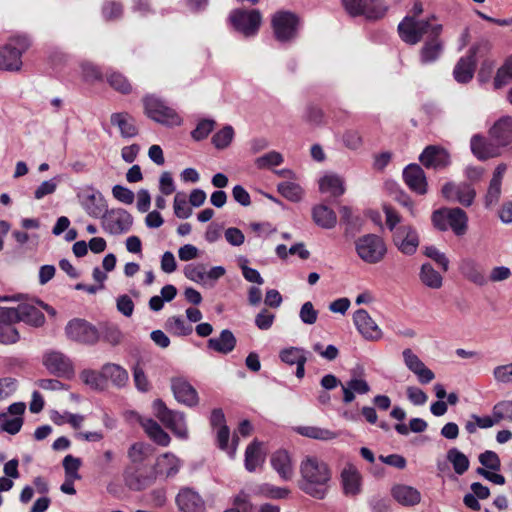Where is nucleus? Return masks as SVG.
Here are the masks:
<instances>
[{
    "instance_id": "f257e3e1",
    "label": "nucleus",
    "mask_w": 512,
    "mask_h": 512,
    "mask_svg": "<svg viewBox=\"0 0 512 512\" xmlns=\"http://www.w3.org/2000/svg\"><path fill=\"white\" fill-rule=\"evenodd\" d=\"M299 472L298 488L314 499H325L332 481L329 465L317 456L307 455L300 462Z\"/></svg>"
},
{
    "instance_id": "f03ea898",
    "label": "nucleus",
    "mask_w": 512,
    "mask_h": 512,
    "mask_svg": "<svg viewBox=\"0 0 512 512\" xmlns=\"http://www.w3.org/2000/svg\"><path fill=\"white\" fill-rule=\"evenodd\" d=\"M398 34L400 39L408 45L418 44L424 35H441L443 26L433 24L430 19H418L414 16H405L398 24Z\"/></svg>"
},
{
    "instance_id": "7ed1b4c3",
    "label": "nucleus",
    "mask_w": 512,
    "mask_h": 512,
    "mask_svg": "<svg viewBox=\"0 0 512 512\" xmlns=\"http://www.w3.org/2000/svg\"><path fill=\"white\" fill-rule=\"evenodd\" d=\"M431 220L434 227L439 231L444 232L451 229L458 237L465 235L468 230V216L459 207L435 210L432 213Z\"/></svg>"
},
{
    "instance_id": "20e7f679",
    "label": "nucleus",
    "mask_w": 512,
    "mask_h": 512,
    "mask_svg": "<svg viewBox=\"0 0 512 512\" xmlns=\"http://www.w3.org/2000/svg\"><path fill=\"white\" fill-rule=\"evenodd\" d=\"M27 36L16 35L0 48V70L18 71L22 66V54L30 47Z\"/></svg>"
},
{
    "instance_id": "39448f33",
    "label": "nucleus",
    "mask_w": 512,
    "mask_h": 512,
    "mask_svg": "<svg viewBox=\"0 0 512 512\" xmlns=\"http://www.w3.org/2000/svg\"><path fill=\"white\" fill-rule=\"evenodd\" d=\"M354 244L357 256L367 264H378L387 254L385 241L377 234L362 235L355 240Z\"/></svg>"
},
{
    "instance_id": "423d86ee",
    "label": "nucleus",
    "mask_w": 512,
    "mask_h": 512,
    "mask_svg": "<svg viewBox=\"0 0 512 512\" xmlns=\"http://www.w3.org/2000/svg\"><path fill=\"white\" fill-rule=\"evenodd\" d=\"M145 114L153 121L166 126H179L182 119L179 114L160 98L149 95L143 98Z\"/></svg>"
},
{
    "instance_id": "0eeeda50",
    "label": "nucleus",
    "mask_w": 512,
    "mask_h": 512,
    "mask_svg": "<svg viewBox=\"0 0 512 512\" xmlns=\"http://www.w3.org/2000/svg\"><path fill=\"white\" fill-rule=\"evenodd\" d=\"M491 49V43L488 40H481L474 44L466 56L461 57L456 63L453 76L458 83H468L472 80L476 68V55L486 53Z\"/></svg>"
},
{
    "instance_id": "6e6552de",
    "label": "nucleus",
    "mask_w": 512,
    "mask_h": 512,
    "mask_svg": "<svg viewBox=\"0 0 512 512\" xmlns=\"http://www.w3.org/2000/svg\"><path fill=\"white\" fill-rule=\"evenodd\" d=\"M152 408L154 415L166 428L179 438H187L188 431L184 413L169 409L161 399L154 400Z\"/></svg>"
},
{
    "instance_id": "1a4fd4ad",
    "label": "nucleus",
    "mask_w": 512,
    "mask_h": 512,
    "mask_svg": "<svg viewBox=\"0 0 512 512\" xmlns=\"http://www.w3.org/2000/svg\"><path fill=\"white\" fill-rule=\"evenodd\" d=\"M299 24L297 15L289 11H278L271 20L274 36L281 43H288L297 38Z\"/></svg>"
},
{
    "instance_id": "9d476101",
    "label": "nucleus",
    "mask_w": 512,
    "mask_h": 512,
    "mask_svg": "<svg viewBox=\"0 0 512 512\" xmlns=\"http://www.w3.org/2000/svg\"><path fill=\"white\" fill-rule=\"evenodd\" d=\"M341 3L349 16H364L367 20L381 19L388 10L381 0H341Z\"/></svg>"
},
{
    "instance_id": "9b49d317",
    "label": "nucleus",
    "mask_w": 512,
    "mask_h": 512,
    "mask_svg": "<svg viewBox=\"0 0 512 512\" xmlns=\"http://www.w3.org/2000/svg\"><path fill=\"white\" fill-rule=\"evenodd\" d=\"M233 28L245 37H252L258 33L261 25V13L256 10L235 9L229 15Z\"/></svg>"
},
{
    "instance_id": "f8f14e48",
    "label": "nucleus",
    "mask_w": 512,
    "mask_h": 512,
    "mask_svg": "<svg viewBox=\"0 0 512 512\" xmlns=\"http://www.w3.org/2000/svg\"><path fill=\"white\" fill-rule=\"evenodd\" d=\"M132 224V215L122 208L107 209L101 218L103 230L111 235L127 233L131 229Z\"/></svg>"
},
{
    "instance_id": "ddd939ff",
    "label": "nucleus",
    "mask_w": 512,
    "mask_h": 512,
    "mask_svg": "<svg viewBox=\"0 0 512 512\" xmlns=\"http://www.w3.org/2000/svg\"><path fill=\"white\" fill-rule=\"evenodd\" d=\"M65 334L70 340L86 345H93L100 339L98 329L80 318H74L67 323Z\"/></svg>"
},
{
    "instance_id": "4468645a",
    "label": "nucleus",
    "mask_w": 512,
    "mask_h": 512,
    "mask_svg": "<svg viewBox=\"0 0 512 512\" xmlns=\"http://www.w3.org/2000/svg\"><path fill=\"white\" fill-rule=\"evenodd\" d=\"M441 193L446 200L457 202L464 207L471 206L476 197L475 188L467 182H447L443 185Z\"/></svg>"
},
{
    "instance_id": "2eb2a0df",
    "label": "nucleus",
    "mask_w": 512,
    "mask_h": 512,
    "mask_svg": "<svg viewBox=\"0 0 512 512\" xmlns=\"http://www.w3.org/2000/svg\"><path fill=\"white\" fill-rule=\"evenodd\" d=\"M43 364L50 373L58 377L70 379L74 375L72 361L60 351L46 352L43 356Z\"/></svg>"
},
{
    "instance_id": "dca6fc26",
    "label": "nucleus",
    "mask_w": 512,
    "mask_h": 512,
    "mask_svg": "<svg viewBox=\"0 0 512 512\" xmlns=\"http://www.w3.org/2000/svg\"><path fill=\"white\" fill-rule=\"evenodd\" d=\"M353 322L358 332L366 340H379L382 330L365 309H358L353 314Z\"/></svg>"
},
{
    "instance_id": "f3484780",
    "label": "nucleus",
    "mask_w": 512,
    "mask_h": 512,
    "mask_svg": "<svg viewBox=\"0 0 512 512\" xmlns=\"http://www.w3.org/2000/svg\"><path fill=\"white\" fill-rule=\"evenodd\" d=\"M394 243L406 255H413L419 246V237L416 230L408 225L398 227L394 232Z\"/></svg>"
},
{
    "instance_id": "a211bd4d",
    "label": "nucleus",
    "mask_w": 512,
    "mask_h": 512,
    "mask_svg": "<svg viewBox=\"0 0 512 512\" xmlns=\"http://www.w3.org/2000/svg\"><path fill=\"white\" fill-rule=\"evenodd\" d=\"M419 160L428 169H443L450 165V154L440 146L430 145L420 154Z\"/></svg>"
},
{
    "instance_id": "6ab92c4d",
    "label": "nucleus",
    "mask_w": 512,
    "mask_h": 512,
    "mask_svg": "<svg viewBox=\"0 0 512 512\" xmlns=\"http://www.w3.org/2000/svg\"><path fill=\"white\" fill-rule=\"evenodd\" d=\"M171 389L175 399L188 407L198 404V393L196 389L184 378H174L171 381Z\"/></svg>"
},
{
    "instance_id": "aec40b11",
    "label": "nucleus",
    "mask_w": 512,
    "mask_h": 512,
    "mask_svg": "<svg viewBox=\"0 0 512 512\" xmlns=\"http://www.w3.org/2000/svg\"><path fill=\"white\" fill-rule=\"evenodd\" d=\"M405 184L413 192L424 195L427 193V180L423 169L418 164H409L403 170Z\"/></svg>"
},
{
    "instance_id": "412c9836",
    "label": "nucleus",
    "mask_w": 512,
    "mask_h": 512,
    "mask_svg": "<svg viewBox=\"0 0 512 512\" xmlns=\"http://www.w3.org/2000/svg\"><path fill=\"white\" fill-rule=\"evenodd\" d=\"M178 508L182 512H204L205 501L198 492L191 488H183L176 497Z\"/></svg>"
},
{
    "instance_id": "4be33fe9",
    "label": "nucleus",
    "mask_w": 512,
    "mask_h": 512,
    "mask_svg": "<svg viewBox=\"0 0 512 512\" xmlns=\"http://www.w3.org/2000/svg\"><path fill=\"white\" fill-rule=\"evenodd\" d=\"M270 464L283 481H290L294 476V465L286 450H277L270 457Z\"/></svg>"
},
{
    "instance_id": "5701e85b",
    "label": "nucleus",
    "mask_w": 512,
    "mask_h": 512,
    "mask_svg": "<svg viewBox=\"0 0 512 512\" xmlns=\"http://www.w3.org/2000/svg\"><path fill=\"white\" fill-rule=\"evenodd\" d=\"M444 49L440 35L431 34L423 43L419 51V61L422 65L436 62Z\"/></svg>"
},
{
    "instance_id": "b1692460",
    "label": "nucleus",
    "mask_w": 512,
    "mask_h": 512,
    "mask_svg": "<svg viewBox=\"0 0 512 512\" xmlns=\"http://www.w3.org/2000/svg\"><path fill=\"white\" fill-rule=\"evenodd\" d=\"M340 477L343 493L346 496L353 497L361 492V475L354 465L348 464L345 466Z\"/></svg>"
},
{
    "instance_id": "393cba45",
    "label": "nucleus",
    "mask_w": 512,
    "mask_h": 512,
    "mask_svg": "<svg viewBox=\"0 0 512 512\" xmlns=\"http://www.w3.org/2000/svg\"><path fill=\"white\" fill-rule=\"evenodd\" d=\"M391 495L400 505L406 507L415 506L421 501V493L409 485H394L391 489Z\"/></svg>"
},
{
    "instance_id": "a878e982",
    "label": "nucleus",
    "mask_w": 512,
    "mask_h": 512,
    "mask_svg": "<svg viewBox=\"0 0 512 512\" xmlns=\"http://www.w3.org/2000/svg\"><path fill=\"white\" fill-rule=\"evenodd\" d=\"M490 136L499 146H506L512 142V117H502L491 128Z\"/></svg>"
},
{
    "instance_id": "bb28decb",
    "label": "nucleus",
    "mask_w": 512,
    "mask_h": 512,
    "mask_svg": "<svg viewBox=\"0 0 512 512\" xmlns=\"http://www.w3.org/2000/svg\"><path fill=\"white\" fill-rule=\"evenodd\" d=\"M155 473L144 475L139 468H128L124 472V480L129 489L141 491L150 486L155 479Z\"/></svg>"
},
{
    "instance_id": "cd10ccee",
    "label": "nucleus",
    "mask_w": 512,
    "mask_h": 512,
    "mask_svg": "<svg viewBox=\"0 0 512 512\" xmlns=\"http://www.w3.org/2000/svg\"><path fill=\"white\" fill-rule=\"evenodd\" d=\"M470 147L472 153L479 160H486L499 155L498 146L488 142L484 137L476 134L471 138Z\"/></svg>"
},
{
    "instance_id": "c85d7f7f",
    "label": "nucleus",
    "mask_w": 512,
    "mask_h": 512,
    "mask_svg": "<svg viewBox=\"0 0 512 512\" xmlns=\"http://www.w3.org/2000/svg\"><path fill=\"white\" fill-rule=\"evenodd\" d=\"M236 343L237 340L232 331L224 329L221 331L219 337L210 338L207 341V346L215 352L228 354L234 350Z\"/></svg>"
},
{
    "instance_id": "c756f323",
    "label": "nucleus",
    "mask_w": 512,
    "mask_h": 512,
    "mask_svg": "<svg viewBox=\"0 0 512 512\" xmlns=\"http://www.w3.org/2000/svg\"><path fill=\"white\" fill-rule=\"evenodd\" d=\"M181 467L180 460L172 453L161 455L155 464V475L165 476L166 478L175 476Z\"/></svg>"
},
{
    "instance_id": "7c9ffc66",
    "label": "nucleus",
    "mask_w": 512,
    "mask_h": 512,
    "mask_svg": "<svg viewBox=\"0 0 512 512\" xmlns=\"http://www.w3.org/2000/svg\"><path fill=\"white\" fill-rule=\"evenodd\" d=\"M111 124L117 126L124 138H132L138 134L135 119L126 112L113 113L110 118Z\"/></svg>"
},
{
    "instance_id": "2f4dec72",
    "label": "nucleus",
    "mask_w": 512,
    "mask_h": 512,
    "mask_svg": "<svg viewBox=\"0 0 512 512\" xmlns=\"http://www.w3.org/2000/svg\"><path fill=\"white\" fill-rule=\"evenodd\" d=\"M101 375L110 380L111 383L118 387H125L129 381V374L125 368L115 363H107L101 369Z\"/></svg>"
},
{
    "instance_id": "473e14b6",
    "label": "nucleus",
    "mask_w": 512,
    "mask_h": 512,
    "mask_svg": "<svg viewBox=\"0 0 512 512\" xmlns=\"http://www.w3.org/2000/svg\"><path fill=\"white\" fill-rule=\"evenodd\" d=\"M85 212L93 218H102L107 208L106 200L100 192L87 195L82 201Z\"/></svg>"
},
{
    "instance_id": "72a5a7b5",
    "label": "nucleus",
    "mask_w": 512,
    "mask_h": 512,
    "mask_svg": "<svg viewBox=\"0 0 512 512\" xmlns=\"http://www.w3.org/2000/svg\"><path fill=\"white\" fill-rule=\"evenodd\" d=\"M314 223L323 229H332L337 224L336 213L326 205H316L312 208Z\"/></svg>"
},
{
    "instance_id": "f704fd0d",
    "label": "nucleus",
    "mask_w": 512,
    "mask_h": 512,
    "mask_svg": "<svg viewBox=\"0 0 512 512\" xmlns=\"http://www.w3.org/2000/svg\"><path fill=\"white\" fill-rule=\"evenodd\" d=\"M19 322L33 327H40L45 323L44 314L34 305L22 303L18 305Z\"/></svg>"
},
{
    "instance_id": "c9c22d12",
    "label": "nucleus",
    "mask_w": 512,
    "mask_h": 512,
    "mask_svg": "<svg viewBox=\"0 0 512 512\" xmlns=\"http://www.w3.org/2000/svg\"><path fill=\"white\" fill-rule=\"evenodd\" d=\"M459 268L462 275L472 283L478 286H484L487 283L484 273L474 259H463Z\"/></svg>"
},
{
    "instance_id": "e433bc0d",
    "label": "nucleus",
    "mask_w": 512,
    "mask_h": 512,
    "mask_svg": "<svg viewBox=\"0 0 512 512\" xmlns=\"http://www.w3.org/2000/svg\"><path fill=\"white\" fill-rule=\"evenodd\" d=\"M141 425L149 438L156 444L164 447L169 445L171 440L170 436L155 420L151 418L143 419L141 420Z\"/></svg>"
},
{
    "instance_id": "4c0bfd02",
    "label": "nucleus",
    "mask_w": 512,
    "mask_h": 512,
    "mask_svg": "<svg viewBox=\"0 0 512 512\" xmlns=\"http://www.w3.org/2000/svg\"><path fill=\"white\" fill-rule=\"evenodd\" d=\"M319 189L322 193H329L333 197H339L345 192L344 181L335 174L325 175L319 181Z\"/></svg>"
},
{
    "instance_id": "58836bf2",
    "label": "nucleus",
    "mask_w": 512,
    "mask_h": 512,
    "mask_svg": "<svg viewBox=\"0 0 512 512\" xmlns=\"http://www.w3.org/2000/svg\"><path fill=\"white\" fill-rule=\"evenodd\" d=\"M419 278L423 285L431 289H439L443 285L442 275L430 263L421 265Z\"/></svg>"
},
{
    "instance_id": "ea45409f",
    "label": "nucleus",
    "mask_w": 512,
    "mask_h": 512,
    "mask_svg": "<svg viewBox=\"0 0 512 512\" xmlns=\"http://www.w3.org/2000/svg\"><path fill=\"white\" fill-rule=\"evenodd\" d=\"M294 431L299 435L315 440H332L337 437V433L326 428L317 426H297Z\"/></svg>"
},
{
    "instance_id": "a19ab883",
    "label": "nucleus",
    "mask_w": 512,
    "mask_h": 512,
    "mask_svg": "<svg viewBox=\"0 0 512 512\" xmlns=\"http://www.w3.org/2000/svg\"><path fill=\"white\" fill-rule=\"evenodd\" d=\"M165 329L176 336H187L193 331L191 324L187 323L181 316H171L165 322Z\"/></svg>"
},
{
    "instance_id": "79ce46f5",
    "label": "nucleus",
    "mask_w": 512,
    "mask_h": 512,
    "mask_svg": "<svg viewBox=\"0 0 512 512\" xmlns=\"http://www.w3.org/2000/svg\"><path fill=\"white\" fill-rule=\"evenodd\" d=\"M447 460L452 464L455 473L458 475H463L469 468L468 457L457 448L448 450Z\"/></svg>"
},
{
    "instance_id": "37998d69",
    "label": "nucleus",
    "mask_w": 512,
    "mask_h": 512,
    "mask_svg": "<svg viewBox=\"0 0 512 512\" xmlns=\"http://www.w3.org/2000/svg\"><path fill=\"white\" fill-rule=\"evenodd\" d=\"M262 461L260 444L253 441L247 446L245 451V468L249 472H254Z\"/></svg>"
},
{
    "instance_id": "c03bdc74",
    "label": "nucleus",
    "mask_w": 512,
    "mask_h": 512,
    "mask_svg": "<svg viewBox=\"0 0 512 512\" xmlns=\"http://www.w3.org/2000/svg\"><path fill=\"white\" fill-rule=\"evenodd\" d=\"M278 192L291 202H299L303 196L302 187L291 181H284L277 185Z\"/></svg>"
},
{
    "instance_id": "a18cd8bd",
    "label": "nucleus",
    "mask_w": 512,
    "mask_h": 512,
    "mask_svg": "<svg viewBox=\"0 0 512 512\" xmlns=\"http://www.w3.org/2000/svg\"><path fill=\"white\" fill-rule=\"evenodd\" d=\"M308 351L302 347H288L279 352V358L282 362L288 365H296L307 357Z\"/></svg>"
},
{
    "instance_id": "49530a36",
    "label": "nucleus",
    "mask_w": 512,
    "mask_h": 512,
    "mask_svg": "<svg viewBox=\"0 0 512 512\" xmlns=\"http://www.w3.org/2000/svg\"><path fill=\"white\" fill-rule=\"evenodd\" d=\"M151 446L143 442H137L131 445L128 450V457L134 465L142 464L151 454Z\"/></svg>"
},
{
    "instance_id": "de8ad7c7",
    "label": "nucleus",
    "mask_w": 512,
    "mask_h": 512,
    "mask_svg": "<svg viewBox=\"0 0 512 512\" xmlns=\"http://www.w3.org/2000/svg\"><path fill=\"white\" fill-rule=\"evenodd\" d=\"M512 80V55L506 59L504 64L497 70L494 78V88L500 89Z\"/></svg>"
},
{
    "instance_id": "09e8293b",
    "label": "nucleus",
    "mask_w": 512,
    "mask_h": 512,
    "mask_svg": "<svg viewBox=\"0 0 512 512\" xmlns=\"http://www.w3.org/2000/svg\"><path fill=\"white\" fill-rule=\"evenodd\" d=\"M284 162L281 153L277 151H270L255 159V166L258 169H269L274 166H279Z\"/></svg>"
},
{
    "instance_id": "8fccbe9b",
    "label": "nucleus",
    "mask_w": 512,
    "mask_h": 512,
    "mask_svg": "<svg viewBox=\"0 0 512 512\" xmlns=\"http://www.w3.org/2000/svg\"><path fill=\"white\" fill-rule=\"evenodd\" d=\"M234 137V129L230 125L224 126L212 137V144L217 149H224L230 145Z\"/></svg>"
},
{
    "instance_id": "3c124183",
    "label": "nucleus",
    "mask_w": 512,
    "mask_h": 512,
    "mask_svg": "<svg viewBox=\"0 0 512 512\" xmlns=\"http://www.w3.org/2000/svg\"><path fill=\"white\" fill-rule=\"evenodd\" d=\"M107 81L113 89L120 93L128 94L132 90L131 84L121 73L111 72L107 75Z\"/></svg>"
},
{
    "instance_id": "603ef678",
    "label": "nucleus",
    "mask_w": 512,
    "mask_h": 512,
    "mask_svg": "<svg viewBox=\"0 0 512 512\" xmlns=\"http://www.w3.org/2000/svg\"><path fill=\"white\" fill-rule=\"evenodd\" d=\"M184 275L196 283L206 281V268L203 264H188L184 267Z\"/></svg>"
},
{
    "instance_id": "864d4df0",
    "label": "nucleus",
    "mask_w": 512,
    "mask_h": 512,
    "mask_svg": "<svg viewBox=\"0 0 512 512\" xmlns=\"http://www.w3.org/2000/svg\"><path fill=\"white\" fill-rule=\"evenodd\" d=\"M260 492L267 498L285 499L289 496L290 490L286 487H278L273 484L265 483L261 485Z\"/></svg>"
},
{
    "instance_id": "5fc2aeb1",
    "label": "nucleus",
    "mask_w": 512,
    "mask_h": 512,
    "mask_svg": "<svg viewBox=\"0 0 512 512\" xmlns=\"http://www.w3.org/2000/svg\"><path fill=\"white\" fill-rule=\"evenodd\" d=\"M215 126V121L212 119H203L198 122L196 128L191 132V136L196 141H201L208 137Z\"/></svg>"
},
{
    "instance_id": "6e6d98bb",
    "label": "nucleus",
    "mask_w": 512,
    "mask_h": 512,
    "mask_svg": "<svg viewBox=\"0 0 512 512\" xmlns=\"http://www.w3.org/2000/svg\"><path fill=\"white\" fill-rule=\"evenodd\" d=\"M478 459L482 466L491 471H499L501 468L500 458L494 451L486 450L479 455Z\"/></svg>"
},
{
    "instance_id": "4d7b16f0",
    "label": "nucleus",
    "mask_w": 512,
    "mask_h": 512,
    "mask_svg": "<svg viewBox=\"0 0 512 512\" xmlns=\"http://www.w3.org/2000/svg\"><path fill=\"white\" fill-rule=\"evenodd\" d=\"M20 335L18 330L10 324H0V343L10 345L18 342Z\"/></svg>"
},
{
    "instance_id": "13d9d810",
    "label": "nucleus",
    "mask_w": 512,
    "mask_h": 512,
    "mask_svg": "<svg viewBox=\"0 0 512 512\" xmlns=\"http://www.w3.org/2000/svg\"><path fill=\"white\" fill-rule=\"evenodd\" d=\"M60 182L59 177H54L49 180L43 181L35 190L34 198L40 200L47 195L53 194Z\"/></svg>"
},
{
    "instance_id": "bf43d9fd",
    "label": "nucleus",
    "mask_w": 512,
    "mask_h": 512,
    "mask_svg": "<svg viewBox=\"0 0 512 512\" xmlns=\"http://www.w3.org/2000/svg\"><path fill=\"white\" fill-rule=\"evenodd\" d=\"M0 418H3V420H1L2 431L15 435L21 430L23 425L22 417L9 418L6 413H1Z\"/></svg>"
},
{
    "instance_id": "052dcab7",
    "label": "nucleus",
    "mask_w": 512,
    "mask_h": 512,
    "mask_svg": "<svg viewBox=\"0 0 512 512\" xmlns=\"http://www.w3.org/2000/svg\"><path fill=\"white\" fill-rule=\"evenodd\" d=\"M239 262H240L239 265L242 270L243 277L248 282L256 283L258 285H262L264 283V279L262 278L260 273L256 269L247 266V263H248L247 258L240 257Z\"/></svg>"
},
{
    "instance_id": "680f3d73",
    "label": "nucleus",
    "mask_w": 512,
    "mask_h": 512,
    "mask_svg": "<svg viewBox=\"0 0 512 512\" xmlns=\"http://www.w3.org/2000/svg\"><path fill=\"white\" fill-rule=\"evenodd\" d=\"M81 466V460L72 455H66L63 459V467L67 478L79 479L78 470Z\"/></svg>"
},
{
    "instance_id": "e2e57ef3",
    "label": "nucleus",
    "mask_w": 512,
    "mask_h": 512,
    "mask_svg": "<svg viewBox=\"0 0 512 512\" xmlns=\"http://www.w3.org/2000/svg\"><path fill=\"white\" fill-rule=\"evenodd\" d=\"M424 254L435 261L444 272L449 269V260L444 253L439 251L435 246L425 247Z\"/></svg>"
},
{
    "instance_id": "0e129e2a",
    "label": "nucleus",
    "mask_w": 512,
    "mask_h": 512,
    "mask_svg": "<svg viewBox=\"0 0 512 512\" xmlns=\"http://www.w3.org/2000/svg\"><path fill=\"white\" fill-rule=\"evenodd\" d=\"M299 317L304 324L312 325L318 319V311L314 308L312 302H305L299 312Z\"/></svg>"
},
{
    "instance_id": "69168bd1",
    "label": "nucleus",
    "mask_w": 512,
    "mask_h": 512,
    "mask_svg": "<svg viewBox=\"0 0 512 512\" xmlns=\"http://www.w3.org/2000/svg\"><path fill=\"white\" fill-rule=\"evenodd\" d=\"M112 195L116 200L127 205L132 204L135 199L133 191L122 185H115L112 188Z\"/></svg>"
},
{
    "instance_id": "338daca9",
    "label": "nucleus",
    "mask_w": 512,
    "mask_h": 512,
    "mask_svg": "<svg viewBox=\"0 0 512 512\" xmlns=\"http://www.w3.org/2000/svg\"><path fill=\"white\" fill-rule=\"evenodd\" d=\"M501 196V184L489 183L487 193L484 198L485 207L490 209L498 204Z\"/></svg>"
},
{
    "instance_id": "774afa93",
    "label": "nucleus",
    "mask_w": 512,
    "mask_h": 512,
    "mask_svg": "<svg viewBox=\"0 0 512 512\" xmlns=\"http://www.w3.org/2000/svg\"><path fill=\"white\" fill-rule=\"evenodd\" d=\"M493 376L496 381L501 383L512 382V362L495 367L493 370Z\"/></svg>"
}]
</instances>
